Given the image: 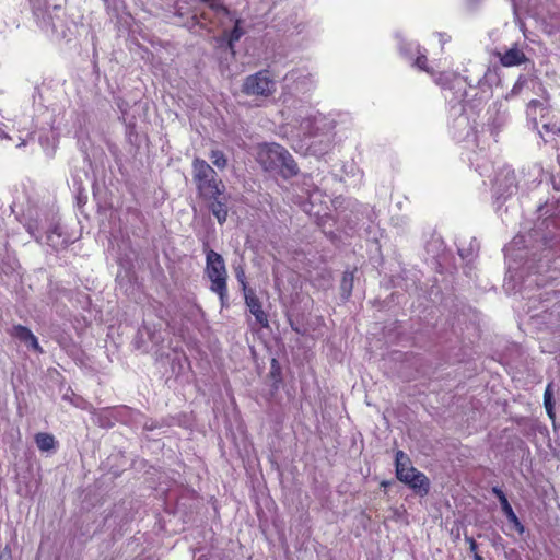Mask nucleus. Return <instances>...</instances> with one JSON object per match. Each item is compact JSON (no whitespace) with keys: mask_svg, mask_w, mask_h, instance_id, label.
<instances>
[{"mask_svg":"<svg viewBox=\"0 0 560 560\" xmlns=\"http://www.w3.org/2000/svg\"><path fill=\"white\" fill-rule=\"evenodd\" d=\"M192 179L196 185L197 196L205 203L220 224H223L229 215L230 195L215 170L205 160L195 159L192 162Z\"/></svg>","mask_w":560,"mask_h":560,"instance_id":"nucleus-1","label":"nucleus"},{"mask_svg":"<svg viewBox=\"0 0 560 560\" xmlns=\"http://www.w3.org/2000/svg\"><path fill=\"white\" fill-rule=\"evenodd\" d=\"M256 161L265 171H278L284 178L293 177L299 173L298 164L290 152L278 143L259 144Z\"/></svg>","mask_w":560,"mask_h":560,"instance_id":"nucleus-2","label":"nucleus"},{"mask_svg":"<svg viewBox=\"0 0 560 560\" xmlns=\"http://www.w3.org/2000/svg\"><path fill=\"white\" fill-rule=\"evenodd\" d=\"M206 254V268L205 275L210 281V290L215 293L220 299L221 307L229 305V290H228V270L225 261L219 253L205 246Z\"/></svg>","mask_w":560,"mask_h":560,"instance_id":"nucleus-3","label":"nucleus"},{"mask_svg":"<svg viewBox=\"0 0 560 560\" xmlns=\"http://www.w3.org/2000/svg\"><path fill=\"white\" fill-rule=\"evenodd\" d=\"M395 466L396 477L399 481L407 485L420 497H424L429 493V478L411 465L409 457L402 451L396 453Z\"/></svg>","mask_w":560,"mask_h":560,"instance_id":"nucleus-4","label":"nucleus"},{"mask_svg":"<svg viewBox=\"0 0 560 560\" xmlns=\"http://www.w3.org/2000/svg\"><path fill=\"white\" fill-rule=\"evenodd\" d=\"M276 91V82L269 70H260L245 78L242 92L246 95L268 97Z\"/></svg>","mask_w":560,"mask_h":560,"instance_id":"nucleus-5","label":"nucleus"},{"mask_svg":"<svg viewBox=\"0 0 560 560\" xmlns=\"http://www.w3.org/2000/svg\"><path fill=\"white\" fill-rule=\"evenodd\" d=\"M244 301L250 314L255 317L256 323L261 328H269L268 314L265 312L262 302L255 290H245Z\"/></svg>","mask_w":560,"mask_h":560,"instance_id":"nucleus-6","label":"nucleus"},{"mask_svg":"<svg viewBox=\"0 0 560 560\" xmlns=\"http://www.w3.org/2000/svg\"><path fill=\"white\" fill-rule=\"evenodd\" d=\"M11 335L14 338L19 339L20 341L24 342L27 347L32 348L33 350L37 352H43V349L39 346L37 338L27 327L22 325H15L11 330Z\"/></svg>","mask_w":560,"mask_h":560,"instance_id":"nucleus-7","label":"nucleus"},{"mask_svg":"<svg viewBox=\"0 0 560 560\" xmlns=\"http://www.w3.org/2000/svg\"><path fill=\"white\" fill-rule=\"evenodd\" d=\"M500 62L504 67L520 66L525 62L526 56L518 48H511L504 54H499Z\"/></svg>","mask_w":560,"mask_h":560,"instance_id":"nucleus-8","label":"nucleus"},{"mask_svg":"<svg viewBox=\"0 0 560 560\" xmlns=\"http://www.w3.org/2000/svg\"><path fill=\"white\" fill-rule=\"evenodd\" d=\"M35 442L37 447L43 452H49L56 447V440L54 435L49 433H37L35 435Z\"/></svg>","mask_w":560,"mask_h":560,"instance_id":"nucleus-9","label":"nucleus"},{"mask_svg":"<svg viewBox=\"0 0 560 560\" xmlns=\"http://www.w3.org/2000/svg\"><path fill=\"white\" fill-rule=\"evenodd\" d=\"M434 82L443 89H452L454 81H456L457 74L454 72H439L433 73Z\"/></svg>","mask_w":560,"mask_h":560,"instance_id":"nucleus-10","label":"nucleus"},{"mask_svg":"<svg viewBox=\"0 0 560 560\" xmlns=\"http://www.w3.org/2000/svg\"><path fill=\"white\" fill-rule=\"evenodd\" d=\"M234 27L230 31L228 35V43L231 48H233L234 44L240 40V38L244 35V30L242 28V20L236 18L234 21Z\"/></svg>","mask_w":560,"mask_h":560,"instance_id":"nucleus-11","label":"nucleus"},{"mask_svg":"<svg viewBox=\"0 0 560 560\" xmlns=\"http://www.w3.org/2000/svg\"><path fill=\"white\" fill-rule=\"evenodd\" d=\"M353 281H354V271L346 270L342 275V279L340 282V289L347 298L351 295V292L353 289Z\"/></svg>","mask_w":560,"mask_h":560,"instance_id":"nucleus-12","label":"nucleus"},{"mask_svg":"<svg viewBox=\"0 0 560 560\" xmlns=\"http://www.w3.org/2000/svg\"><path fill=\"white\" fill-rule=\"evenodd\" d=\"M491 491L498 498L500 505H501V510L504 513V515L513 512V509H512L505 493L503 492V490L501 488L492 487Z\"/></svg>","mask_w":560,"mask_h":560,"instance_id":"nucleus-13","label":"nucleus"},{"mask_svg":"<svg viewBox=\"0 0 560 560\" xmlns=\"http://www.w3.org/2000/svg\"><path fill=\"white\" fill-rule=\"evenodd\" d=\"M209 159L212 164L221 171L228 166V159L221 150H212L209 154Z\"/></svg>","mask_w":560,"mask_h":560,"instance_id":"nucleus-14","label":"nucleus"},{"mask_svg":"<svg viewBox=\"0 0 560 560\" xmlns=\"http://www.w3.org/2000/svg\"><path fill=\"white\" fill-rule=\"evenodd\" d=\"M552 384H548L546 387V390L544 393V405L546 408V411L548 416L553 419L555 412H553V401H552V392H551Z\"/></svg>","mask_w":560,"mask_h":560,"instance_id":"nucleus-15","label":"nucleus"},{"mask_svg":"<svg viewBox=\"0 0 560 560\" xmlns=\"http://www.w3.org/2000/svg\"><path fill=\"white\" fill-rule=\"evenodd\" d=\"M208 4V7L214 11L217 14H222L224 16H231V11L219 0H202Z\"/></svg>","mask_w":560,"mask_h":560,"instance_id":"nucleus-16","label":"nucleus"},{"mask_svg":"<svg viewBox=\"0 0 560 560\" xmlns=\"http://www.w3.org/2000/svg\"><path fill=\"white\" fill-rule=\"evenodd\" d=\"M61 232L59 230V228H55L47 236V241L49 243V245H51L52 247H59V246H63L66 244V241L65 240H61Z\"/></svg>","mask_w":560,"mask_h":560,"instance_id":"nucleus-17","label":"nucleus"},{"mask_svg":"<svg viewBox=\"0 0 560 560\" xmlns=\"http://www.w3.org/2000/svg\"><path fill=\"white\" fill-rule=\"evenodd\" d=\"M509 523H511L514 527V529L520 534V535H523L524 532H525V526L522 524V522L520 521V518L517 517V515L515 514V512H511L509 514L505 515Z\"/></svg>","mask_w":560,"mask_h":560,"instance_id":"nucleus-18","label":"nucleus"},{"mask_svg":"<svg viewBox=\"0 0 560 560\" xmlns=\"http://www.w3.org/2000/svg\"><path fill=\"white\" fill-rule=\"evenodd\" d=\"M415 66L422 71L433 74V71L428 67V58L424 54H420L417 56L415 60Z\"/></svg>","mask_w":560,"mask_h":560,"instance_id":"nucleus-19","label":"nucleus"},{"mask_svg":"<svg viewBox=\"0 0 560 560\" xmlns=\"http://www.w3.org/2000/svg\"><path fill=\"white\" fill-rule=\"evenodd\" d=\"M465 540L469 545V550L472 553V556L478 553V544L476 542V540L471 536H468L467 534H465Z\"/></svg>","mask_w":560,"mask_h":560,"instance_id":"nucleus-20","label":"nucleus"},{"mask_svg":"<svg viewBox=\"0 0 560 560\" xmlns=\"http://www.w3.org/2000/svg\"><path fill=\"white\" fill-rule=\"evenodd\" d=\"M236 278L242 285V290H243L244 294H245V290H253L252 288H248L243 270H240L238 272H236Z\"/></svg>","mask_w":560,"mask_h":560,"instance_id":"nucleus-21","label":"nucleus"},{"mask_svg":"<svg viewBox=\"0 0 560 560\" xmlns=\"http://www.w3.org/2000/svg\"><path fill=\"white\" fill-rule=\"evenodd\" d=\"M0 138H2V139H11V138L9 137V135H8V133H5V132H4V130H2L1 128H0Z\"/></svg>","mask_w":560,"mask_h":560,"instance_id":"nucleus-22","label":"nucleus"},{"mask_svg":"<svg viewBox=\"0 0 560 560\" xmlns=\"http://www.w3.org/2000/svg\"><path fill=\"white\" fill-rule=\"evenodd\" d=\"M474 560H485L481 555L476 553L474 555Z\"/></svg>","mask_w":560,"mask_h":560,"instance_id":"nucleus-23","label":"nucleus"}]
</instances>
